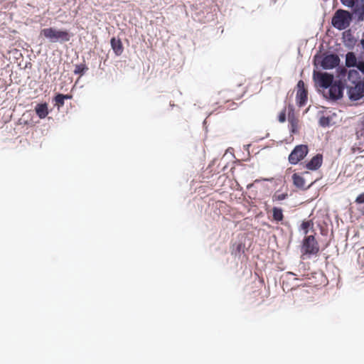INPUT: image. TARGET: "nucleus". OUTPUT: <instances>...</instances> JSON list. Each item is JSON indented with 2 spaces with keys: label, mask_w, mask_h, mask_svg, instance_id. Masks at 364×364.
Instances as JSON below:
<instances>
[{
  "label": "nucleus",
  "mask_w": 364,
  "mask_h": 364,
  "mask_svg": "<svg viewBox=\"0 0 364 364\" xmlns=\"http://www.w3.org/2000/svg\"><path fill=\"white\" fill-rule=\"evenodd\" d=\"M41 35L48 39L51 43H64L70 40L71 35L66 30H58L50 27L41 31Z\"/></svg>",
  "instance_id": "f257e3e1"
},
{
  "label": "nucleus",
  "mask_w": 364,
  "mask_h": 364,
  "mask_svg": "<svg viewBox=\"0 0 364 364\" xmlns=\"http://www.w3.org/2000/svg\"><path fill=\"white\" fill-rule=\"evenodd\" d=\"M350 20L351 16L348 11L339 9L335 13L331 23L335 28L343 30L348 27Z\"/></svg>",
  "instance_id": "f03ea898"
},
{
  "label": "nucleus",
  "mask_w": 364,
  "mask_h": 364,
  "mask_svg": "<svg viewBox=\"0 0 364 364\" xmlns=\"http://www.w3.org/2000/svg\"><path fill=\"white\" fill-rule=\"evenodd\" d=\"M309 152V147L305 144L297 145L289 156V162L291 164H297L305 158Z\"/></svg>",
  "instance_id": "7ed1b4c3"
},
{
  "label": "nucleus",
  "mask_w": 364,
  "mask_h": 364,
  "mask_svg": "<svg viewBox=\"0 0 364 364\" xmlns=\"http://www.w3.org/2000/svg\"><path fill=\"white\" fill-rule=\"evenodd\" d=\"M302 252L304 254L316 255L319 252V245L314 235H309L304 237L302 244Z\"/></svg>",
  "instance_id": "20e7f679"
},
{
  "label": "nucleus",
  "mask_w": 364,
  "mask_h": 364,
  "mask_svg": "<svg viewBox=\"0 0 364 364\" xmlns=\"http://www.w3.org/2000/svg\"><path fill=\"white\" fill-rule=\"evenodd\" d=\"M314 78L323 88H328L333 83V75L327 73L314 72Z\"/></svg>",
  "instance_id": "39448f33"
},
{
  "label": "nucleus",
  "mask_w": 364,
  "mask_h": 364,
  "mask_svg": "<svg viewBox=\"0 0 364 364\" xmlns=\"http://www.w3.org/2000/svg\"><path fill=\"white\" fill-rule=\"evenodd\" d=\"M340 58L336 54H329L323 56L321 61V66L323 69H333L338 65Z\"/></svg>",
  "instance_id": "423d86ee"
},
{
  "label": "nucleus",
  "mask_w": 364,
  "mask_h": 364,
  "mask_svg": "<svg viewBox=\"0 0 364 364\" xmlns=\"http://www.w3.org/2000/svg\"><path fill=\"white\" fill-rule=\"evenodd\" d=\"M328 88L330 99L338 100L342 97L344 87L340 80L334 82Z\"/></svg>",
  "instance_id": "0eeeda50"
},
{
  "label": "nucleus",
  "mask_w": 364,
  "mask_h": 364,
  "mask_svg": "<svg viewBox=\"0 0 364 364\" xmlns=\"http://www.w3.org/2000/svg\"><path fill=\"white\" fill-rule=\"evenodd\" d=\"M348 95L351 100H358L364 96V84L357 83L355 87H350Z\"/></svg>",
  "instance_id": "6e6552de"
},
{
  "label": "nucleus",
  "mask_w": 364,
  "mask_h": 364,
  "mask_svg": "<svg viewBox=\"0 0 364 364\" xmlns=\"http://www.w3.org/2000/svg\"><path fill=\"white\" fill-rule=\"evenodd\" d=\"M288 121L290 132L293 134L297 133L299 129V119L295 116L294 109L291 106L289 107Z\"/></svg>",
  "instance_id": "1a4fd4ad"
},
{
  "label": "nucleus",
  "mask_w": 364,
  "mask_h": 364,
  "mask_svg": "<svg viewBox=\"0 0 364 364\" xmlns=\"http://www.w3.org/2000/svg\"><path fill=\"white\" fill-rule=\"evenodd\" d=\"M323 163V156L320 154L314 156L306 164V168L309 170L315 171L318 169Z\"/></svg>",
  "instance_id": "9d476101"
},
{
  "label": "nucleus",
  "mask_w": 364,
  "mask_h": 364,
  "mask_svg": "<svg viewBox=\"0 0 364 364\" xmlns=\"http://www.w3.org/2000/svg\"><path fill=\"white\" fill-rule=\"evenodd\" d=\"M111 47L116 55H121L124 51L122 43L119 38L114 37L112 38L110 41Z\"/></svg>",
  "instance_id": "9b49d317"
},
{
  "label": "nucleus",
  "mask_w": 364,
  "mask_h": 364,
  "mask_svg": "<svg viewBox=\"0 0 364 364\" xmlns=\"http://www.w3.org/2000/svg\"><path fill=\"white\" fill-rule=\"evenodd\" d=\"M292 181L293 184L298 188L306 189L309 187V186L307 187L305 186V180L299 173H295L292 175Z\"/></svg>",
  "instance_id": "f8f14e48"
},
{
  "label": "nucleus",
  "mask_w": 364,
  "mask_h": 364,
  "mask_svg": "<svg viewBox=\"0 0 364 364\" xmlns=\"http://www.w3.org/2000/svg\"><path fill=\"white\" fill-rule=\"evenodd\" d=\"M35 111L39 118H41V119L45 118L48 114L47 104L46 103L38 104L35 107Z\"/></svg>",
  "instance_id": "ddd939ff"
},
{
  "label": "nucleus",
  "mask_w": 364,
  "mask_h": 364,
  "mask_svg": "<svg viewBox=\"0 0 364 364\" xmlns=\"http://www.w3.org/2000/svg\"><path fill=\"white\" fill-rule=\"evenodd\" d=\"M307 100V90H297L296 92V102L299 106L301 107L306 102Z\"/></svg>",
  "instance_id": "4468645a"
},
{
  "label": "nucleus",
  "mask_w": 364,
  "mask_h": 364,
  "mask_svg": "<svg viewBox=\"0 0 364 364\" xmlns=\"http://www.w3.org/2000/svg\"><path fill=\"white\" fill-rule=\"evenodd\" d=\"M272 219L276 222H282L284 220L283 210L281 208L273 207L272 210Z\"/></svg>",
  "instance_id": "2eb2a0df"
},
{
  "label": "nucleus",
  "mask_w": 364,
  "mask_h": 364,
  "mask_svg": "<svg viewBox=\"0 0 364 364\" xmlns=\"http://www.w3.org/2000/svg\"><path fill=\"white\" fill-rule=\"evenodd\" d=\"M357 64V59L355 54L352 52H349L346 56V65L348 68L354 67Z\"/></svg>",
  "instance_id": "dca6fc26"
},
{
  "label": "nucleus",
  "mask_w": 364,
  "mask_h": 364,
  "mask_svg": "<svg viewBox=\"0 0 364 364\" xmlns=\"http://www.w3.org/2000/svg\"><path fill=\"white\" fill-rule=\"evenodd\" d=\"M301 228L304 231V233L306 235L309 232V229L314 228V223L311 220L303 221L301 225Z\"/></svg>",
  "instance_id": "f3484780"
},
{
  "label": "nucleus",
  "mask_w": 364,
  "mask_h": 364,
  "mask_svg": "<svg viewBox=\"0 0 364 364\" xmlns=\"http://www.w3.org/2000/svg\"><path fill=\"white\" fill-rule=\"evenodd\" d=\"M88 70V68L86 66L85 63H80L75 65L74 73L76 75H82L86 70Z\"/></svg>",
  "instance_id": "a211bd4d"
},
{
  "label": "nucleus",
  "mask_w": 364,
  "mask_h": 364,
  "mask_svg": "<svg viewBox=\"0 0 364 364\" xmlns=\"http://www.w3.org/2000/svg\"><path fill=\"white\" fill-rule=\"evenodd\" d=\"M288 194L287 193H280L279 191H277L274 193V194L272 196V201L277 202L285 200L287 198Z\"/></svg>",
  "instance_id": "6ab92c4d"
},
{
  "label": "nucleus",
  "mask_w": 364,
  "mask_h": 364,
  "mask_svg": "<svg viewBox=\"0 0 364 364\" xmlns=\"http://www.w3.org/2000/svg\"><path fill=\"white\" fill-rule=\"evenodd\" d=\"M355 203L357 204H364V193L358 195L355 200ZM360 213L364 215V205L359 209Z\"/></svg>",
  "instance_id": "aec40b11"
},
{
  "label": "nucleus",
  "mask_w": 364,
  "mask_h": 364,
  "mask_svg": "<svg viewBox=\"0 0 364 364\" xmlns=\"http://www.w3.org/2000/svg\"><path fill=\"white\" fill-rule=\"evenodd\" d=\"M63 97H62V94H58L54 98L55 105L58 107H63L65 104Z\"/></svg>",
  "instance_id": "412c9836"
},
{
  "label": "nucleus",
  "mask_w": 364,
  "mask_h": 364,
  "mask_svg": "<svg viewBox=\"0 0 364 364\" xmlns=\"http://www.w3.org/2000/svg\"><path fill=\"white\" fill-rule=\"evenodd\" d=\"M319 124L321 127H326L330 125L331 118L328 117L323 116L319 119Z\"/></svg>",
  "instance_id": "4be33fe9"
},
{
  "label": "nucleus",
  "mask_w": 364,
  "mask_h": 364,
  "mask_svg": "<svg viewBox=\"0 0 364 364\" xmlns=\"http://www.w3.org/2000/svg\"><path fill=\"white\" fill-rule=\"evenodd\" d=\"M286 112L287 109L284 107V109L279 113L278 116V120L279 122L283 123L286 121Z\"/></svg>",
  "instance_id": "5701e85b"
},
{
  "label": "nucleus",
  "mask_w": 364,
  "mask_h": 364,
  "mask_svg": "<svg viewBox=\"0 0 364 364\" xmlns=\"http://www.w3.org/2000/svg\"><path fill=\"white\" fill-rule=\"evenodd\" d=\"M341 1L342 2L343 4L348 7H351L354 5L353 0H341Z\"/></svg>",
  "instance_id": "b1692460"
},
{
  "label": "nucleus",
  "mask_w": 364,
  "mask_h": 364,
  "mask_svg": "<svg viewBox=\"0 0 364 364\" xmlns=\"http://www.w3.org/2000/svg\"><path fill=\"white\" fill-rule=\"evenodd\" d=\"M305 89V85L303 80H299L297 83V90H302Z\"/></svg>",
  "instance_id": "393cba45"
},
{
  "label": "nucleus",
  "mask_w": 364,
  "mask_h": 364,
  "mask_svg": "<svg viewBox=\"0 0 364 364\" xmlns=\"http://www.w3.org/2000/svg\"><path fill=\"white\" fill-rule=\"evenodd\" d=\"M358 69L361 71L363 73H364V63L363 62H358L356 65Z\"/></svg>",
  "instance_id": "a878e982"
},
{
  "label": "nucleus",
  "mask_w": 364,
  "mask_h": 364,
  "mask_svg": "<svg viewBox=\"0 0 364 364\" xmlns=\"http://www.w3.org/2000/svg\"><path fill=\"white\" fill-rule=\"evenodd\" d=\"M62 97H63L64 100L72 98V95H63V94H62Z\"/></svg>",
  "instance_id": "bb28decb"
},
{
  "label": "nucleus",
  "mask_w": 364,
  "mask_h": 364,
  "mask_svg": "<svg viewBox=\"0 0 364 364\" xmlns=\"http://www.w3.org/2000/svg\"><path fill=\"white\" fill-rule=\"evenodd\" d=\"M361 44L363 48H364V38L361 41Z\"/></svg>",
  "instance_id": "cd10ccee"
},
{
  "label": "nucleus",
  "mask_w": 364,
  "mask_h": 364,
  "mask_svg": "<svg viewBox=\"0 0 364 364\" xmlns=\"http://www.w3.org/2000/svg\"><path fill=\"white\" fill-rule=\"evenodd\" d=\"M361 123H362V125L364 127V117H363V120H362V122H361Z\"/></svg>",
  "instance_id": "c85d7f7f"
}]
</instances>
